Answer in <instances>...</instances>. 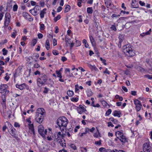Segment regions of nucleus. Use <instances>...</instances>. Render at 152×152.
<instances>
[{
    "instance_id": "nucleus-50",
    "label": "nucleus",
    "mask_w": 152,
    "mask_h": 152,
    "mask_svg": "<svg viewBox=\"0 0 152 152\" xmlns=\"http://www.w3.org/2000/svg\"><path fill=\"white\" fill-rule=\"evenodd\" d=\"M102 141L101 140H100L99 141H96L95 142V144L96 145H100L101 144Z\"/></svg>"
},
{
    "instance_id": "nucleus-23",
    "label": "nucleus",
    "mask_w": 152,
    "mask_h": 152,
    "mask_svg": "<svg viewBox=\"0 0 152 152\" xmlns=\"http://www.w3.org/2000/svg\"><path fill=\"white\" fill-rule=\"evenodd\" d=\"M70 6L68 4L66 5L64 11V12L66 13L68 12L70 10Z\"/></svg>"
},
{
    "instance_id": "nucleus-46",
    "label": "nucleus",
    "mask_w": 152,
    "mask_h": 152,
    "mask_svg": "<svg viewBox=\"0 0 152 152\" xmlns=\"http://www.w3.org/2000/svg\"><path fill=\"white\" fill-rule=\"evenodd\" d=\"M118 38L120 40V42H121L123 41V37L121 35H119V36Z\"/></svg>"
},
{
    "instance_id": "nucleus-45",
    "label": "nucleus",
    "mask_w": 152,
    "mask_h": 152,
    "mask_svg": "<svg viewBox=\"0 0 152 152\" xmlns=\"http://www.w3.org/2000/svg\"><path fill=\"white\" fill-rule=\"evenodd\" d=\"M107 152H125L123 150H119L118 152H115L114 150H111L109 149L108 150Z\"/></svg>"
},
{
    "instance_id": "nucleus-29",
    "label": "nucleus",
    "mask_w": 152,
    "mask_h": 152,
    "mask_svg": "<svg viewBox=\"0 0 152 152\" xmlns=\"http://www.w3.org/2000/svg\"><path fill=\"white\" fill-rule=\"evenodd\" d=\"M109 120L113 122L114 124H116L118 123V121L116 119H114L113 118H110L109 119Z\"/></svg>"
},
{
    "instance_id": "nucleus-55",
    "label": "nucleus",
    "mask_w": 152,
    "mask_h": 152,
    "mask_svg": "<svg viewBox=\"0 0 152 152\" xmlns=\"http://www.w3.org/2000/svg\"><path fill=\"white\" fill-rule=\"evenodd\" d=\"M107 124H108V127L111 126V127H113L114 126V125L111 122H108L107 123Z\"/></svg>"
},
{
    "instance_id": "nucleus-3",
    "label": "nucleus",
    "mask_w": 152,
    "mask_h": 152,
    "mask_svg": "<svg viewBox=\"0 0 152 152\" xmlns=\"http://www.w3.org/2000/svg\"><path fill=\"white\" fill-rule=\"evenodd\" d=\"M123 49L124 53L127 56L131 57L134 55V53L131 45H124L123 47Z\"/></svg>"
},
{
    "instance_id": "nucleus-25",
    "label": "nucleus",
    "mask_w": 152,
    "mask_h": 152,
    "mask_svg": "<svg viewBox=\"0 0 152 152\" xmlns=\"http://www.w3.org/2000/svg\"><path fill=\"white\" fill-rule=\"evenodd\" d=\"M15 129L14 128H12V129L11 130V133H10V134L11 135L14 137H15Z\"/></svg>"
},
{
    "instance_id": "nucleus-14",
    "label": "nucleus",
    "mask_w": 152,
    "mask_h": 152,
    "mask_svg": "<svg viewBox=\"0 0 152 152\" xmlns=\"http://www.w3.org/2000/svg\"><path fill=\"white\" fill-rule=\"evenodd\" d=\"M8 87L6 84H2L0 86V93H2L5 92Z\"/></svg>"
},
{
    "instance_id": "nucleus-37",
    "label": "nucleus",
    "mask_w": 152,
    "mask_h": 152,
    "mask_svg": "<svg viewBox=\"0 0 152 152\" xmlns=\"http://www.w3.org/2000/svg\"><path fill=\"white\" fill-rule=\"evenodd\" d=\"M18 8V5L16 4H15L13 6V10L14 12L16 11L17 10Z\"/></svg>"
},
{
    "instance_id": "nucleus-6",
    "label": "nucleus",
    "mask_w": 152,
    "mask_h": 152,
    "mask_svg": "<svg viewBox=\"0 0 152 152\" xmlns=\"http://www.w3.org/2000/svg\"><path fill=\"white\" fill-rule=\"evenodd\" d=\"M46 78L45 77H39L37 80V85L39 87L41 86L45 82Z\"/></svg>"
},
{
    "instance_id": "nucleus-12",
    "label": "nucleus",
    "mask_w": 152,
    "mask_h": 152,
    "mask_svg": "<svg viewBox=\"0 0 152 152\" xmlns=\"http://www.w3.org/2000/svg\"><path fill=\"white\" fill-rule=\"evenodd\" d=\"M39 5H36L34 9H31L29 10L30 12L34 16L36 15H37V11L35 10V9H38L39 10Z\"/></svg>"
},
{
    "instance_id": "nucleus-26",
    "label": "nucleus",
    "mask_w": 152,
    "mask_h": 152,
    "mask_svg": "<svg viewBox=\"0 0 152 152\" xmlns=\"http://www.w3.org/2000/svg\"><path fill=\"white\" fill-rule=\"evenodd\" d=\"M67 94L69 96L71 97L74 94V93L72 91L68 90L67 92Z\"/></svg>"
},
{
    "instance_id": "nucleus-10",
    "label": "nucleus",
    "mask_w": 152,
    "mask_h": 152,
    "mask_svg": "<svg viewBox=\"0 0 152 152\" xmlns=\"http://www.w3.org/2000/svg\"><path fill=\"white\" fill-rule=\"evenodd\" d=\"M16 87L19 89L20 90H23L25 88L27 90L29 89L28 86L25 83H23L20 85L17 84L16 85Z\"/></svg>"
},
{
    "instance_id": "nucleus-58",
    "label": "nucleus",
    "mask_w": 152,
    "mask_h": 152,
    "mask_svg": "<svg viewBox=\"0 0 152 152\" xmlns=\"http://www.w3.org/2000/svg\"><path fill=\"white\" fill-rule=\"evenodd\" d=\"M131 94L132 95L135 96L136 95V91H132Z\"/></svg>"
},
{
    "instance_id": "nucleus-16",
    "label": "nucleus",
    "mask_w": 152,
    "mask_h": 152,
    "mask_svg": "<svg viewBox=\"0 0 152 152\" xmlns=\"http://www.w3.org/2000/svg\"><path fill=\"white\" fill-rule=\"evenodd\" d=\"M47 10L46 8H44L40 12V15L41 18H43L44 17V15L46 14Z\"/></svg>"
},
{
    "instance_id": "nucleus-63",
    "label": "nucleus",
    "mask_w": 152,
    "mask_h": 152,
    "mask_svg": "<svg viewBox=\"0 0 152 152\" xmlns=\"http://www.w3.org/2000/svg\"><path fill=\"white\" fill-rule=\"evenodd\" d=\"M67 60V58L65 57H61V60L64 62Z\"/></svg>"
},
{
    "instance_id": "nucleus-53",
    "label": "nucleus",
    "mask_w": 152,
    "mask_h": 152,
    "mask_svg": "<svg viewBox=\"0 0 152 152\" xmlns=\"http://www.w3.org/2000/svg\"><path fill=\"white\" fill-rule=\"evenodd\" d=\"M43 36V34L41 33H39L38 34V38L39 39H41L42 38Z\"/></svg>"
},
{
    "instance_id": "nucleus-8",
    "label": "nucleus",
    "mask_w": 152,
    "mask_h": 152,
    "mask_svg": "<svg viewBox=\"0 0 152 152\" xmlns=\"http://www.w3.org/2000/svg\"><path fill=\"white\" fill-rule=\"evenodd\" d=\"M134 104L135 105V108L136 110L138 112L140 110L142 107V104L137 99L134 100Z\"/></svg>"
},
{
    "instance_id": "nucleus-13",
    "label": "nucleus",
    "mask_w": 152,
    "mask_h": 152,
    "mask_svg": "<svg viewBox=\"0 0 152 152\" xmlns=\"http://www.w3.org/2000/svg\"><path fill=\"white\" fill-rule=\"evenodd\" d=\"M44 128L43 126L40 125L38 126V132L40 135L43 137H44V134L43 133Z\"/></svg>"
},
{
    "instance_id": "nucleus-35",
    "label": "nucleus",
    "mask_w": 152,
    "mask_h": 152,
    "mask_svg": "<svg viewBox=\"0 0 152 152\" xmlns=\"http://www.w3.org/2000/svg\"><path fill=\"white\" fill-rule=\"evenodd\" d=\"M78 98L77 97H73L71 99L72 101L73 102H77L78 100Z\"/></svg>"
},
{
    "instance_id": "nucleus-40",
    "label": "nucleus",
    "mask_w": 152,
    "mask_h": 152,
    "mask_svg": "<svg viewBox=\"0 0 152 152\" xmlns=\"http://www.w3.org/2000/svg\"><path fill=\"white\" fill-rule=\"evenodd\" d=\"M102 105L104 107H107V105H108L107 103L104 100L102 101Z\"/></svg>"
},
{
    "instance_id": "nucleus-28",
    "label": "nucleus",
    "mask_w": 152,
    "mask_h": 152,
    "mask_svg": "<svg viewBox=\"0 0 152 152\" xmlns=\"http://www.w3.org/2000/svg\"><path fill=\"white\" fill-rule=\"evenodd\" d=\"M108 150L104 148L101 147L99 148V151L101 152H107Z\"/></svg>"
},
{
    "instance_id": "nucleus-59",
    "label": "nucleus",
    "mask_w": 152,
    "mask_h": 152,
    "mask_svg": "<svg viewBox=\"0 0 152 152\" xmlns=\"http://www.w3.org/2000/svg\"><path fill=\"white\" fill-rule=\"evenodd\" d=\"M140 4L142 6H145V3L144 2L142 1H139Z\"/></svg>"
},
{
    "instance_id": "nucleus-5",
    "label": "nucleus",
    "mask_w": 152,
    "mask_h": 152,
    "mask_svg": "<svg viewBox=\"0 0 152 152\" xmlns=\"http://www.w3.org/2000/svg\"><path fill=\"white\" fill-rule=\"evenodd\" d=\"M60 129L62 132V134L60 132H56L55 134V138L56 139L61 137H63L65 135V133L66 132H65L64 129H62V128L61 127Z\"/></svg>"
},
{
    "instance_id": "nucleus-31",
    "label": "nucleus",
    "mask_w": 152,
    "mask_h": 152,
    "mask_svg": "<svg viewBox=\"0 0 152 152\" xmlns=\"http://www.w3.org/2000/svg\"><path fill=\"white\" fill-rule=\"evenodd\" d=\"M136 68L137 70L139 71H140L142 72H143L144 71V69L139 66H136Z\"/></svg>"
},
{
    "instance_id": "nucleus-34",
    "label": "nucleus",
    "mask_w": 152,
    "mask_h": 152,
    "mask_svg": "<svg viewBox=\"0 0 152 152\" xmlns=\"http://www.w3.org/2000/svg\"><path fill=\"white\" fill-rule=\"evenodd\" d=\"M69 146L72 149L74 150L77 149V147L74 144H70L69 145Z\"/></svg>"
},
{
    "instance_id": "nucleus-27",
    "label": "nucleus",
    "mask_w": 152,
    "mask_h": 152,
    "mask_svg": "<svg viewBox=\"0 0 152 152\" xmlns=\"http://www.w3.org/2000/svg\"><path fill=\"white\" fill-rule=\"evenodd\" d=\"M80 149L81 152H87L88 150L86 148L80 147Z\"/></svg>"
},
{
    "instance_id": "nucleus-11",
    "label": "nucleus",
    "mask_w": 152,
    "mask_h": 152,
    "mask_svg": "<svg viewBox=\"0 0 152 152\" xmlns=\"http://www.w3.org/2000/svg\"><path fill=\"white\" fill-rule=\"evenodd\" d=\"M77 110L78 113L80 114H82L83 113L86 111V108L81 104L77 107Z\"/></svg>"
},
{
    "instance_id": "nucleus-42",
    "label": "nucleus",
    "mask_w": 152,
    "mask_h": 152,
    "mask_svg": "<svg viewBox=\"0 0 152 152\" xmlns=\"http://www.w3.org/2000/svg\"><path fill=\"white\" fill-rule=\"evenodd\" d=\"M53 53L54 55H57L59 54L58 51L56 50H53Z\"/></svg>"
},
{
    "instance_id": "nucleus-22",
    "label": "nucleus",
    "mask_w": 152,
    "mask_h": 152,
    "mask_svg": "<svg viewBox=\"0 0 152 152\" xmlns=\"http://www.w3.org/2000/svg\"><path fill=\"white\" fill-rule=\"evenodd\" d=\"M97 132L94 133V137L96 138H98L99 137H101V134L99 132L98 130L97 129Z\"/></svg>"
},
{
    "instance_id": "nucleus-38",
    "label": "nucleus",
    "mask_w": 152,
    "mask_h": 152,
    "mask_svg": "<svg viewBox=\"0 0 152 152\" xmlns=\"http://www.w3.org/2000/svg\"><path fill=\"white\" fill-rule=\"evenodd\" d=\"M2 52H3V54L5 56L6 55L8 52V50H6L5 48H4L2 49Z\"/></svg>"
},
{
    "instance_id": "nucleus-43",
    "label": "nucleus",
    "mask_w": 152,
    "mask_h": 152,
    "mask_svg": "<svg viewBox=\"0 0 152 152\" xmlns=\"http://www.w3.org/2000/svg\"><path fill=\"white\" fill-rule=\"evenodd\" d=\"M49 89L47 88L46 87H45L44 88V90L43 91V92L45 94H47L48 92Z\"/></svg>"
},
{
    "instance_id": "nucleus-9",
    "label": "nucleus",
    "mask_w": 152,
    "mask_h": 152,
    "mask_svg": "<svg viewBox=\"0 0 152 152\" xmlns=\"http://www.w3.org/2000/svg\"><path fill=\"white\" fill-rule=\"evenodd\" d=\"M143 150L144 152H152V148L147 143L143 144Z\"/></svg>"
},
{
    "instance_id": "nucleus-1",
    "label": "nucleus",
    "mask_w": 152,
    "mask_h": 152,
    "mask_svg": "<svg viewBox=\"0 0 152 152\" xmlns=\"http://www.w3.org/2000/svg\"><path fill=\"white\" fill-rule=\"evenodd\" d=\"M68 123V121L67 118L64 116L60 117L57 119V124L61 128L64 129L66 130L67 125Z\"/></svg>"
},
{
    "instance_id": "nucleus-36",
    "label": "nucleus",
    "mask_w": 152,
    "mask_h": 152,
    "mask_svg": "<svg viewBox=\"0 0 152 152\" xmlns=\"http://www.w3.org/2000/svg\"><path fill=\"white\" fill-rule=\"evenodd\" d=\"M22 15L25 18H27V17L28 15L27 13L26 12H23L22 13Z\"/></svg>"
},
{
    "instance_id": "nucleus-56",
    "label": "nucleus",
    "mask_w": 152,
    "mask_h": 152,
    "mask_svg": "<svg viewBox=\"0 0 152 152\" xmlns=\"http://www.w3.org/2000/svg\"><path fill=\"white\" fill-rule=\"evenodd\" d=\"M78 85H76L75 86V92H77L78 90L79 89L78 88Z\"/></svg>"
},
{
    "instance_id": "nucleus-54",
    "label": "nucleus",
    "mask_w": 152,
    "mask_h": 152,
    "mask_svg": "<svg viewBox=\"0 0 152 152\" xmlns=\"http://www.w3.org/2000/svg\"><path fill=\"white\" fill-rule=\"evenodd\" d=\"M40 4L42 7H43L45 5V2L44 1H40Z\"/></svg>"
},
{
    "instance_id": "nucleus-24",
    "label": "nucleus",
    "mask_w": 152,
    "mask_h": 152,
    "mask_svg": "<svg viewBox=\"0 0 152 152\" xmlns=\"http://www.w3.org/2000/svg\"><path fill=\"white\" fill-rule=\"evenodd\" d=\"M151 32V29L150 28L149 30L145 33H143L142 34H141L140 35L141 36L143 37L145 35L150 34Z\"/></svg>"
},
{
    "instance_id": "nucleus-64",
    "label": "nucleus",
    "mask_w": 152,
    "mask_h": 152,
    "mask_svg": "<svg viewBox=\"0 0 152 152\" xmlns=\"http://www.w3.org/2000/svg\"><path fill=\"white\" fill-rule=\"evenodd\" d=\"M34 67L35 68H38L40 67V66L38 63H36L34 64Z\"/></svg>"
},
{
    "instance_id": "nucleus-61",
    "label": "nucleus",
    "mask_w": 152,
    "mask_h": 152,
    "mask_svg": "<svg viewBox=\"0 0 152 152\" xmlns=\"http://www.w3.org/2000/svg\"><path fill=\"white\" fill-rule=\"evenodd\" d=\"M36 3L33 1H31V4L32 6H34L36 4Z\"/></svg>"
},
{
    "instance_id": "nucleus-60",
    "label": "nucleus",
    "mask_w": 152,
    "mask_h": 152,
    "mask_svg": "<svg viewBox=\"0 0 152 152\" xmlns=\"http://www.w3.org/2000/svg\"><path fill=\"white\" fill-rule=\"evenodd\" d=\"M62 9V8L61 7H59L57 9V12H59L61 11Z\"/></svg>"
},
{
    "instance_id": "nucleus-44",
    "label": "nucleus",
    "mask_w": 152,
    "mask_h": 152,
    "mask_svg": "<svg viewBox=\"0 0 152 152\" xmlns=\"http://www.w3.org/2000/svg\"><path fill=\"white\" fill-rule=\"evenodd\" d=\"M100 59L101 61H102V62L105 65H107V64L106 63V61L104 59H103V58L101 57L100 58Z\"/></svg>"
},
{
    "instance_id": "nucleus-52",
    "label": "nucleus",
    "mask_w": 152,
    "mask_h": 152,
    "mask_svg": "<svg viewBox=\"0 0 152 152\" xmlns=\"http://www.w3.org/2000/svg\"><path fill=\"white\" fill-rule=\"evenodd\" d=\"M37 42V40L36 39H34L32 40V44L34 46Z\"/></svg>"
},
{
    "instance_id": "nucleus-7",
    "label": "nucleus",
    "mask_w": 152,
    "mask_h": 152,
    "mask_svg": "<svg viewBox=\"0 0 152 152\" xmlns=\"http://www.w3.org/2000/svg\"><path fill=\"white\" fill-rule=\"evenodd\" d=\"M11 16L8 12H6L5 16V21L4 25L5 26H7L10 21Z\"/></svg>"
},
{
    "instance_id": "nucleus-62",
    "label": "nucleus",
    "mask_w": 152,
    "mask_h": 152,
    "mask_svg": "<svg viewBox=\"0 0 152 152\" xmlns=\"http://www.w3.org/2000/svg\"><path fill=\"white\" fill-rule=\"evenodd\" d=\"M56 73L58 76H62L61 74L59 71H56Z\"/></svg>"
},
{
    "instance_id": "nucleus-57",
    "label": "nucleus",
    "mask_w": 152,
    "mask_h": 152,
    "mask_svg": "<svg viewBox=\"0 0 152 152\" xmlns=\"http://www.w3.org/2000/svg\"><path fill=\"white\" fill-rule=\"evenodd\" d=\"M122 88L125 92H127L128 91V89L126 87L123 86L122 87Z\"/></svg>"
},
{
    "instance_id": "nucleus-19",
    "label": "nucleus",
    "mask_w": 152,
    "mask_h": 152,
    "mask_svg": "<svg viewBox=\"0 0 152 152\" xmlns=\"http://www.w3.org/2000/svg\"><path fill=\"white\" fill-rule=\"evenodd\" d=\"M29 129L30 130L31 133H33L34 134V125L33 124H29L28 125Z\"/></svg>"
},
{
    "instance_id": "nucleus-20",
    "label": "nucleus",
    "mask_w": 152,
    "mask_h": 152,
    "mask_svg": "<svg viewBox=\"0 0 152 152\" xmlns=\"http://www.w3.org/2000/svg\"><path fill=\"white\" fill-rule=\"evenodd\" d=\"M45 47L46 49L48 50L50 48V42L49 39H47L46 40L45 43Z\"/></svg>"
},
{
    "instance_id": "nucleus-21",
    "label": "nucleus",
    "mask_w": 152,
    "mask_h": 152,
    "mask_svg": "<svg viewBox=\"0 0 152 152\" xmlns=\"http://www.w3.org/2000/svg\"><path fill=\"white\" fill-rule=\"evenodd\" d=\"M89 38L92 45L93 46H94L96 43L93 37L92 36H90Z\"/></svg>"
},
{
    "instance_id": "nucleus-18",
    "label": "nucleus",
    "mask_w": 152,
    "mask_h": 152,
    "mask_svg": "<svg viewBox=\"0 0 152 152\" xmlns=\"http://www.w3.org/2000/svg\"><path fill=\"white\" fill-rule=\"evenodd\" d=\"M2 99V102H1L2 104L4 105L5 106H6V97L5 96L4 94H2L1 96Z\"/></svg>"
},
{
    "instance_id": "nucleus-33",
    "label": "nucleus",
    "mask_w": 152,
    "mask_h": 152,
    "mask_svg": "<svg viewBox=\"0 0 152 152\" xmlns=\"http://www.w3.org/2000/svg\"><path fill=\"white\" fill-rule=\"evenodd\" d=\"M112 112V110L110 109H109L106 112L105 115L107 116L111 114Z\"/></svg>"
},
{
    "instance_id": "nucleus-49",
    "label": "nucleus",
    "mask_w": 152,
    "mask_h": 152,
    "mask_svg": "<svg viewBox=\"0 0 152 152\" xmlns=\"http://www.w3.org/2000/svg\"><path fill=\"white\" fill-rule=\"evenodd\" d=\"M78 3L77 5L79 7L81 6V3L82 2V0H77Z\"/></svg>"
},
{
    "instance_id": "nucleus-30",
    "label": "nucleus",
    "mask_w": 152,
    "mask_h": 152,
    "mask_svg": "<svg viewBox=\"0 0 152 152\" xmlns=\"http://www.w3.org/2000/svg\"><path fill=\"white\" fill-rule=\"evenodd\" d=\"M87 12L88 13H92L93 12L92 8V7H88L87 8Z\"/></svg>"
},
{
    "instance_id": "nucleus-41",
    "label": "nucleus",
    "mask_w": 152,
    "mask_h": 152,
    "mask_svg": "<svg viewBox=\"0 0 152 152\" xmlns=\"http://www.w3.org/2000/svg\"><path fill=\"white\" fill-rule=\"evenodd\" d=\"M17 32L16 31H15L14 32H13L11 35V37L12 38H15L17 34Z\"/></svg>"
},
{
    "instance_id": "nucleus-48",
    "label": "nucleus",
    "mask_w": 152,
    "mask_h": 152,
    "mask_svg": "<svg viewBox=\"0 0 152 152\" xmlns=\"http://www.w3.org/2000/svg\"><path fill=\"white\" fill-rule=\"evenodd\" d=\"M110 28L111 29H112L113 30L115 31H116L117 29H116L115 26L114 25H112Z\"/></svg>"
},
{
    "instance_id": "nucleus-4",
    "label": "nucleus",
    "mask_w": 152,
    "mask_h": 152,
    "mask_svg": "<svg viewBox=\"0 0 152 152\" xmlns=\"http://www.w3.org/2000/svg\"><path fill=\"white\" fill-rule=\"evenodd\" d=\"M115 134L117 138L119 139L122 142H125L126 141V138L122 132L117 131L115 132Z\"/></svg>"
},
{
    "instance_id": "nucleus-15",
    "label": "nucleus",
    "mask_w": 152,
    "mask_h": 152,
    "mask_svg": "<svg viewBox=\"0 0 152 152\" xmlns=\"http://www.w3.org/2000/svg\"><path fill=\"white\" fill-rule=\"evenodd\" d=\"M137 0H132L131 4V7L132 8H137L138 7V4L136 1Z\"/></svg>"
},
{
    "instance_id": "nucleus-47",
    "label": "nucleus",
    "mask_w": 152,
    "mask_h": 152,
    "mask_svg": "<svg viewBox=\"0 0 152 152\" xmlns=\"http://www.w3.org/2000/svg\"><path fill=\"white\" fill-rule=\"evenodd\" d=\"M87 94L88 96H90L93 94L92 92L91 91H89L87 93Z\"/></svg>"
},
{
    "instance_id": "nucleus-32",
    "label": "nucleus",
    "mask_w": 152,
    "mask_h": 152,
    "mask_svg": "<svg viewBox=\"0 0 152 152\" xmlns=\"http://www.w3.org/2000/svg\"><path fill=\"white\" fill-rule=\"evenodd\" d=\"M61 18V16L60 15H58L53 20L55 22H56L58 20H59Z\"/></svg>"
},
{
    "instance_id": "nucleus-17",
    "label": "nucleus",
    "mask_w": 152,
    "mask_h": 152,
    "mask_svg": "<svg viewBox=\"0 0 152 152\" xmlns=\"http://www.w3.org/2000/svg\"><path fill=\"white\" fill-rule=\"evenodd\" d=\"M113 114L114 116L119 118L121 116V112L120 111L115 110L113 112Z\"/></svg>"
},
{
    "instance_id": "nucleus-51",
    "label": "nucleus",
    "mask_w": 152,
    "mask_h": 152,
    "mask_svg": "<svg viewBox=\"0 0 152 152\" xmlns=\"http://www.w3.org/2000/svg\"><path fill=\"white\" fill-rule=\"evenodd\" d=\"M53 46H55L57 44V42L56 39H53Z\"/></svg>"
},
{
    "instance_id": "nucleus-2",
    "label": "nucleus",
    "mask_w": 152,
    "mask_h": 152,
    "mask_svg": "<svg viewBox=\"0 0 152 152\" xmlns=\"http://www.w3.org/2000/svg\"><path fill=\"white\" fill-rule=\"evenodd\" d=\"M45 113V110L42 108H38L36 115L35 120L37 123L40 124L42 123L43 119V115Z\"/></svg>"
},
{
    "instance_id": "nucleus-39",
    "label": "nucleus",
    "mask_w": 152,
    "mask_h": 152,
    "mask_svg": "<svg viewBox=\"0 0 152 152\" xmlns=\"http://www.w3.org/2000/svg\"><path fill=\"white\" fill-rule=\"evenodd\" d=\"M45 29L44 24H40V29L41 30H44Z\"/></svg>"
}]
</instances>
